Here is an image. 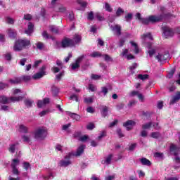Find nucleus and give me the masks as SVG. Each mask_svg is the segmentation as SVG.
Instances as JSON below:
<instances>
[{
	"instance_id": "nucleus-9",
	"label": "nucleus",
	"mask_w": 180,
	"mask_h": 180,
	"mask_svg": "<svg viewBox=\"0 0 180 180\" xmlns=\"http://www.w3.org/2000/svg\"><path fill=\"white\" fill-rule=\"evenodd\" d=\"M61 46L63 48L65 47H72V46H75V43L71 39L65 38L61 42Z\"/></svg>"
},
{
	"instance_id": "nucleus-11",
	"label": "nucleus",
	"mask_w": 180,
	"mask_h": 180,
	"mask_svg": "<svg viewBox=\"0 0 180 180\" xmlns=\"http://www.w3.org/2000/svg\"><path fill=\"white\" fill-rule=\"evenodd\" d=\"M110 29L116 36L122 34V27L120 25H110Z\"/></svg>"
},
{
	"instance_id": "nucleus-6",
	"label": "nucleus",
	"mask_w": 180,
	"mask_h": 180,
	"mask_svg": "<svg viewBox=\"0 0 180 180\" xmlns=\"http://www.w3.org/2000/svg\"><path fill=\"white\" fill-rule=\"evenodd\" d=\"M170 153L175 155L174 160L176 162H180V158L178 156V154H179V147H177L175 144H172L170 146Z\"/></svg>"
},
{
	"instance_id": "nucleus-31",
	"label": "nucleus",
	"mask_w": 180,
	"mask_h": 180,
	"mask_svg": "<svg viewBox=\"0 0 180 180\" xmlns=\"http://www.w3.org/2000/svg\"><path fill=\"white\" fill-rule=\"evenodd\" d=\"M40 180H49V179H53V174H49V175H41L39 176Z\"/></svg>"
},
{
	"instance_id": "nucleus-41",
	"label": "nucleus",
	"mask_w": 180,
	"mask_h": 180,
	"mask_svg": "<svg viewBox=\"0 0 180 180\" xmlns=\"http://www.w3.org/2000/svg\"><path fill=\"white\" fill-rule=\"evenodd\" d=\"M21 79V81H25V82H27V81H30L32 79V76L30 75H24L20 77Z\"/></svg>"
},
{
	"instance_id": "nucleus-36",
	"label": "nucleus",
	"mask_w": 180,
	"mask_h": 180,
	"mask_svg": "<svg viewBox=\"0 0 180 180\" xmlns=\"http://www.w3.org/2000/svg\"><path fill=\"white\" fill-rule=\"evenodd\" d=\"M141 39L143 40H146V39H149L150 40H153V36L151 35V33H147L144 34L141 36Z\"/></svg>"
},
{
	"instance_id": "nucleus-54",
	"label": "nucleus",
	"mask_w": 180,
	"mask_h": 180,
	"mask_svg": "<svg viewBox=\"0 0 180 180\" xmlns=\"http://www.w3.org/2000/svg\"><path fill=\"white\" fill-rule=\"evenodd\" d=\"M132 18H133V14H131V13H128L125 16V20H127V22L131 20Z\"/></svg>"
},
{
	"instance_id": "nucleus-37",
	"label": "nucleus",
	"mask_w": 180,
	"mask_h": 180,
	"mask_svg": "<svg viewBox=\"0 0 180 180\" xmlns=\"http://www.w3.org/2000/svg\"><path fill=\"white\" fill-rule=\"evenodd\" d=\"M75 44H77V43H79V41H81V36L78 35V34H75L73 39H72Z\"/></svg>"
},
{
	"instance_id": "nucleus-52",
	"label": "nucleus",
	"mask_w": 180,
	"mask_h": 180,
	"mask_svg": "<svg viewBox=\"0 0 180 180\" xmlns=\"http://www.w3.org/2000/svg\"><path fill=\"white\" fill-rule=\"evenodd\" d=\"M40 64H41V60H36L34 63V65H32V67H33V68H37V67H39V65H40Z\"/></svg>"
},
{
	"instance_id": "nucleus-28",
	"label": "nucleus",
	"mask_w": 180,
	"mask_h": 180,
	"mask_svg": "<svg viewBox=\"0 0 180 180\" xmlns=\"http://www.w3.org/2000/svg\"><path fill=\"white\" fill-rule=\"evenodd\" d=\"M68 115L69 116H70V117H72V119H74V120L78 121L81 119V117L79 115H78L77 114H75V113L68 112Z\"/></svg>"
},
{
	"instance_id": "nucleus-25",
	"label": "nucleus",
	"mask_w": 180,
	"mask_h": 180,
	"mask_svg": "<svg viewBox=\"0 0 180 180\" xmlns=\"http://www.w3.org/2000/svg\"><path fill=\"white\" fill-rule=\"evenodd\" d=\"M24 103L27 108H32L33 103H34V101L30 98H26Z\"/></svg>"
},
{
	"instance_id": "nucleus-7",
	"label": "nucleus",
	"mask_w": 180,
	"mask_h": 180,
	"mask_svg": "<svg viewBox=\"0 0 180 180\" xmlns=\"http://www.w3.org/2000/svg\"><path fill=\"white\" fill-rule=\"evenodd\" d=\"M46 75V65H43L40 70L39 72L34 74L32 76L33 79H40V78H43Z\"/></svg>"
},
{
	"instance_id": "nucleus-27",
	"label": "nucleus",
	"mask_w": 180,
	"mask_h": 180,
	"mask_svg": "<svg viewBox=\"0 0 180 180\" xmlns=\"http://www.w3.org/2000/svg\"><path fill=\"white\" fill-rule=\"evenodd\" d=\"M17 148H18L17 145L15 143H13L9 146L8 151L9 153H11L12 154H13L15 151H16Z\"/></svg>"
},
{
	"instance_id": "nucleus-30",
	"label": "nucleus",
	"mask_w": 180,
	"mask_h": 180,
	"mask_svg": "<svg viewBox=\"0 0 180 180\" xmlns=\"http://www.w3.org/2000/svg\"><path fill=\"white\" fill-rule=\"evenodd\" d=\"M19 130L21 133H27L29 131V128L24 124L19 126Z\"/></svg>"
},
{
	"instance_id": "nucleus-19",
	"label": "nucleus",
	"mask_w": 180,
	"mask_h": 180,
	"mask_svg": "<svg viewBox=\"0 0 180 180\" xmlns=\"http://www.w3.org/2000/svg\"><path fill=\"white\" fill-rule=\"evenodd\" d=\"M112 158H113V155H112V154L108 155L102 161V164H105V165H109V164H110V162H112Z\"/></svg>"
},
{
	"instance_id": "nucleus-16",
	"label": "nucleus",
	"mask_w": 180,
	"mask_h": 180,
	"mask_svg": "<svg viewBox=\"0 0 180 180\" xmlns=\"http://www.w3.org/2000/svg\"><path fill=\"white\" fill-rule=\"evenodd\" d=\"M134 126H136V122L133 120H128L124 123V127H126L128 131L131 130Z\"/></svg>"
},
{
	"instance_id": "nucleus-55",
	"label": "nucleus",
	"mask_w": 180,
	"mask_h": 180,
	"mask_svg": "<svg viewBox=\"0 0 180 180\" xmlns=\"http://www.w3.org/2000/svg\"><path fill=\"white\" fill-rule=\"evenodd\" d=\"M51 70H52L53 72H54V74H57V72H60V70H61V68L56 67V66H53L51 68Z\"/></svg>"
},
{
	"instance_id": "nucleus-17",
	"label": "nucleus",
	"mask_w": 180,
	"mask_h": 180,
	"mask_svg": "<svg viewBox=\"0 0 180 180\" xmlns=\"http://www.w3.org/2000/svg\"><path fill=\"white\" fill-rule=\"evenodd\" d=\"M139 161H140L141 165H144L146 167H150L151 166V162L150 161V160H148L146 158H140Z\"/></svg>"
},
{
	"instance_id": "nucleus-62",
	"label": "nucleus",
	"mask_w": 180,
	"mask_h": 180,
	"mask_svg": "<svg viewBox=\"0 0 180 180\" xmlns=\"http://www.w3.org/2000/svg\"><path fill=\"white\" fill-rule=\"evenodd\" d=\"M101 93L103 94L104 96L108 94V88L102 87L101 88Z\"/></svg>"
},
{
	"instance_id": "nucleus-43",
	"label": "nucleus",
	"mask_w": 180,
	"mask_h": 180,
	"mask_svg": "<svg viewBox=\"0 0 180 180\" xmlns=\"http://www.w3.org/2000/svg\"><path fill=\"white\" fill-rule=\"evenodd\" d=\"M6 22L8 25H13V23H15V20H13V18H11V17H6Z\"/></svg>"
},
{
	"instance_id": "nucleus-34",
	"label": "nucleus",
	"mask_w": 180,
	"mask_h": 180,
	"mask_svg": "<svg viewBox=\"0 0 180 180\" xmlns=\"http://www.w3.org/2000/svg\"><path fill=\"white\" fill-rule=\"evenodd\" d=\"M151 127H153V122H147L145 123L142 125V129H143V130H147L148 129H151Z\"/></svg>"
},
{
	"instance_id": "nucleus-23",
	"label": "nucleus",
	"mask_w": 180,
	"mask_h": 180,
	"mask_svg": "<svg viewBox=\"0 0 180 180\" xmlns=\"http://www.w3.org/2000/svg\"><path fill=\"white\" fill-rule=\"evenodd\" d=\"M8 82L10 84H12L13 85H15L16 84H20V82H22V79L20 77H14L13 79H10L8 80Z\"/></svg>"
},
{
	"instance_id": "nucleus-2",
	"label": "nucleus",
	"mask_w": 180,
	"mask_h": 180,
	"mask_svg": "<svg viewBox=\"0 0 180 180\" xmlns=\"http://www.w3.org/2000/svg\"><path fill=\"white\" fill-rule=\"evenodd\" d=\"M160 11L162 12V14L160 15H150L147 18H142L141 14H140V13H136V18L140 22L143 23V25H148L150 22H151L152 23H155V22H160V20H162L164 18H165V13H164V11H165V8L164 7H161Z\"/></svg>"
},
{
	"instance_id": "nucleus-26",
	"label": "nucleus",
	"mask_w": 180,
	"mask_h": 180,
	"mask_svg": "<svg viewBox=\"0 0 180 180\" xmlns=\"http://www.w3.org/2000/svg\"><path fill=\"white\" fill-rule=\"evenodd\" d=\"M130 44L134 50L135 54H139V53H140V49H139V46H137V44H136V42H134L133 41H131Z\"/></svg>"
},
{
	"instance_id": "nucleus-18",
	"label": "nucleus",
	"mask_w": 180,
	"mask_h": 180,
	"mask_svg": "<svg viewBox=\"0 0 180 180\" xmlns=\"http://www.w3.org/2000/svg\"><path fill=\"white\" fill-rule=\"evenodd\" d=\"M50 103L49 98H44V100H39L37 102L38 108H43L45 105Z\"/></svg>"
},
{
	"instance_id": "nucleus-58",
	"label": "nucleus",
	"mask_w": 180,
	"mask_h": 180,
	"mask_svg": "<svg viewBox=\"0 0 180 180\" xmlns=\"http://www.w3.org/2000/svg\"><path fill=\"white\" fill-rule=\"evenodd\" d=\"M87 129L88 130H94L95 129V124L94 123H89L87 125Z\"/></svg>"
},
{
	"instance_id": "nucleus-61",
	"label": "nucleus",
	"mask_w": 180,
	"mask_h": 180,
	"mask_svg": "<svg viewBox=\"0 0 180 180\" xmlns=\"http://www.w3.org/2000/svg\"><path fill=\"white\" fill-rule=\"evenodd\" d=\"M8 86L7 84L0 82V89H5V88H8Z\"/></svg>"
},
{
	"instance_id": "nucleus-46",
	"label": "nucleus",
	"mask_w": 180,
	"mask_h": 180,
	"mask_svg": "<svg viewBox=\"0 0 180 180\" xmlns=\"http://www.w3.org/2000/svg\"><path fill=\"white\" fill-rule=\"evenodd\" d=\"M95 18H96V19H98V20H100V21L105 20V18H103V16H102V15H101V13H96L95 14Z\"/></svg>"
},
{
	"instance_id": "nucleus-63",
	"label": "nucleus",
	"mask_w": 180,
	"mask_h": 180,
	"mask_svg": "<svg viewBox=\"0 0 180 180\" xmlns=\"http://www.w3.org/2000/svg\"><path fill=\"white\" fill-rule=\"evenodd\" d=\"M148 134V133L146 130H143L141 131V136L142 137H147Z\"/></svg>"
},
{
	"instance_id": "nucleus-33",
	"label": "nucleus",
	"mask_w": 180,
	"mask_h": 180,
	"mask_svg": "<svg viewBox=\"0 0 180 180\" xmlns=\"http://www.w3.org/2000/svg\"><path fill=\"white\" fill-rule=\"evenodd\" d=\"M8 34L9 37H12L13 39L16 37V31L15 30L8 29Z\"/></svg>"
},
{
	"instance_id": "nucleus-22",
	"label": "nucleus",
	"mask_w": 180,
	"mask_h": 180,
	"mask_svg": "<svg viewBox=\"0 0 180 180\" xmlns=\"http://www.w3.org/2000/svg\"><path fill=\"white\" fill-rule=\"evenodd\" d=\"M32 137H33L32 134H30L23 135L22 136V139L23 141H25V143H30V141H32Z\"/></svg>"
},
{
	"instance_id": "nucleus-59",
	"label": "nucleus",
	"mask_w": 180,
	"mask_h": 180,
	"mask_svg": "<svg viewBox=\"0 0 180 180\" xmlns=\"http://www.w3.org/2000/svg\"><path fill=\"white\" fill-rule=\"evenodd\" d=\"M84 55L79 56L77 58V59L76 60V63L79 65L81 63V61H82V60H84Z\"/></svg>"
},
{
	"instance_id": "nucleus-15",
	"label": "nucleus",
	"mask_w": 180,
	"mask_h": 180,
	"mask_svg": "<svg viewBox=\"0 0 180 180\" xmlns=\"http://www.w3.org/2000/svg\"><path fill=\"white\" fill-rule=\"evenodd\" d=\"M128 53H129V49H123L122 53H121L120 56L122 57H126L127 60L134 59V56H133L131 53L128 54Z\"/></svg>"
},
{
	"instance_id": "nucleus-8",
	"label": "nucleus",
	"mask_w": 180,
	"mask_h": 180,
	"mask_svg": "<svg viewBox=\"0 0 180 180\" xmlns=\"http://www.w3.org/2000/svg\"><path fill=\"white\" fill-rule=\"evenodd\" d=\"M20 164V160L19 159H13L11 162V168L13 169V174L18 175L19 174V170L16 167Z\"/></svg>"
},
{
	"instance_id": "nucleus-3",
	"label": "nucleus",
	"mask_w": 180,
	"mask_h": 180,
	"mask_svg": "<svg viewBox=\"0 0 180 180\" xmlns=\"http://www.w3.org/2000/svg\"><path fill=\"white\" fill-rule=\"evenodd\" d=\"M33 137L35 140H44L47 137V129L41 127L37 128L33 132Z\"/></svg>"
},
{
	"instance_id": "nucleus-40",
	"label": "nucleus",
	"mask_w": 180,
	"mask_h": 180,
	"mask_svg": "<svg viewBox=\"0 0 180 180\" xmlns=\"http://www.w3.org/2000/svg\"><path fill=\"white\" fill-rule=\"evenodd\" d=\"M50 30L52 32V33H58L59 29L58 27L56 25H51L50 26Z\"/></svg>"
},
{
	"instance_id": "nucleus-21",
	"label": "nucleus",
	"mask_w": 180,
	"mask_h": 180,
	"mask_svg": "<svg viewBox=\"0 0 180 180\" xmlns=\"http://www.w3.org/2000/svg\"><path fill=\"white\" fill-rule=\"evenodd\" d=\"M146 47L149 49L148 52L149 57H153L155 54V49H151V43H148Z\"/></svg>"
},
{
	"instance_id": "nucleus-48",
	"label": "nucleus",
	"mask_w": 180,
	"mask_h": 180,
	"mask_svg": "<svg viewBox=\"0 0 180 180\" xmlns=\"http://www.w3.org/2000/svg\"><path fill=\"white\" fill-rule=\"evenodd\" d=\"M101 57L104 58L105 61H112V58L108 54L101 55Z\"/></svg>"
},
{
	"instance_id": "nucleus-47",
	"label": "nucleus",
	"mask_w": 180,
	"mask_h": 180,
	"mask_svg": "<svg viewBox=\"0 0 180 180\" xmlns=\"http://www.w3.org/2000/svg\"><path fill=\"white\" fill-rule=\"evenodd\" d=\"M105 136H106V131H103L100 134V135L98 136L97 140H98V141H101V139H103V137H105Z\"/></svg>"
},
{
	"instance_id": "nucleus-38",
	"label": "nucleus",
	"mask_w": 180,
	"mask_h": 180,
	"mask_svg": "<svg viewBox=\"0 0 180 180\" xmlns=\"http://www.w3.org/2000/svg\"><path fill=\"white\" fill-rule=\"evenodd\" d=\"M94 99H95L94 96L85 97L84 103H92V102H94Z\"/></svg>"
},
{
	"instance_id": "nucleus-44",
	"label": "nucleus",
	"mask_w": 180,
	"mask_h": 180,
	"mask_svg": "<svg viewBox=\"0 0 180 180\" xmlns=\"http://www.w3.org/2000/svg\"><path fill=\"white\" fill-rule=\"evenodd\" d=\"M36 46L38 50H43V49H44V44H43L42 42H37L36 44Z\"/></svg>"
},
{
	"instance_id": "nucleus-20",
	"label": "nucleus",
	"mask_w": 180,
	"mask_h": 180,
	"mask_svg": "<svg viewBox=\"0 0 180 180\" xmlns=\"http://www.w3.org/2000/svg\"><path fill=\"white\" fill-rule=\"evenodd\" d=\"M179 99H180V91H177L176 93V95L172 97L170 101V105H174V103H176V102H178Z\"/></svg>"
},
{
	"instance_id": "nucleus-4",
	"label": "nucleus",
	"mask_w": 180,
	"mask_h": 180,
	"mask_svg": "<svg viewBox=\"0 0 180 180\" xmlns=\"http://www.w3.org/2000/svg\"><path fill=\"white\" fill-rule=\"evenodd\" d=\"M30 46V40L29 39H18L15 41L13 50L14 51H21L23 49L29 47Z\"/></svg>"
},
{
	"instance_id": "nucleus-5",
	"label": "nucleus",
	"mask_w": 180,
	"mask_h": 180,
	"mask_svg": "<svg viewBox=\"0 0 180 180\" xmlns=\"http://www.w3.org/2000/svg\"><path fill=\"white\" fill-rule=\"evenodd\" d=\"M23 99V97L22 96H13L10 98H8L5 96H0V103H3V105H6L8 103H11V102H19V101H22Z\"/></svg>"
},
{
	"instance_id": "nucleus-50",
	"label": "nucleus",
	"mask_w": 180,
	"mask_h": 180,
	"mask_svg": "<svg viewBox=\"0 0 180 180\" xmlns=\"http://www.w3.org/2000/svg\"><path fill=\"white\" fill-rule=\"evenodd\" d=\"M150 136L153 139H158V137H160L161 134L158 132H153Z\"/></svg>"
},
{
	"instance_id": "nucleus-24",
	"label": "nucleus",
	"mask_w": 180,
	"mask_h": 180,
	"mask_svg": "<svg viewBox=\"0 0 180 180\" xmlns=\"http://www.w3.org/2000/svg\"><path fill=\"white\" fill-rule=\"evenodd\" d=\"M33 27H34L33 23L29 22L27 30L25 31V33H26V34H28V36H30V34L33 33Z\"/></svg>"
},
{
	"instance_id": "nucleus-13",
	"label": "nucleus",
	"mask_w": 180,
	"mask_h": 180,
	"mask_svg": "<svg viewBox=\"0 0 180 180\" xmlns=\"http://www.w3.org/2000/svg\"><path fill=\"white\" fill-rule=\"evenodd\" d=\"M55 12H58L59 13H65L67 12V8L63 4H56L53 6Z\"/></svg>"
},
{
	"instance_id": "nucleus-45",
	"label": "nucleus",
	"mask_w": 180,
	"mask_h": 180,
	"mask_svg": "<svg viewBox=\"0 0 180 180\" xmlns=\"http://www.w3.org/2000/svg\"><path fill=\"white\" fill-rule=\"evenodd\" d=\"M22 167L25 171H27V169H30V163L24 162L22 164Z\"/></svg>"
},
{
	"instance_id": "nucleus-12",
	"label": "nucleus",
	"mask_w": 180,
	"mask_h": 180,
	"mask_svg": "<svg viewBox=\"0 0 180 180\" xmlns=\"http://www.w3.org/2000/svg\"><path fill=\"white\" fill-rule=\"evenodd\" d=\"M162 29L166 39H168V37H172L174 36V31H172L171 28L168 27H162Z\"/></svg>"
},
{
	"instance_id": "nucleus-32",
	"label": "nucleus",
	"mask_w": 180,
	"mask_h": 180,
	"mask_svg": "<svg viewBox=\"0 0 180 180\" xmlns=\"http://www.w3.org/2000/svg\"><path fill=\"white\" fill-rule=\"evenodd\" d=\"M108 108L105 105L102 107L101 115L103 117H106V116H108Z\"/></svg>"
},
{
	"instance_id": "nucleus-10",
	"label": "nucleus",
	"mask_w": 180,
	"mask_h": 180,
	"mask_svg": "<svg viewBox=\"0 0 180 180\" xmlns=\"http://www.w3.org/2000/svg\"><path fill=\"white\" fill-rule=\"evenodd\" d=\"M155 58L160 62L165 61L169 58V53H168V51H165L164 53H159Z\"/></svg>"
},
{
	"instance_id": "nucleus-39",
	"label": "nucleus",
	"mask_w": 180,
	"mask_h": 180,
	"mask_svg": "<svg viewBox=\"0 0 180 180\" xmlns=\"http://www.w3.org/2000/svg\"><path fill=\"white\" fill-rule=\"evenodd\" d=\"M77 4L82 6V8H86V6L88 5V3L84 0H77Z\"/></svg>"
},
{
	"instance_id": "nucleus-49",
	"label": "nucleus",
	"mask_w": 180,
	"mask_h": 180,
	"mask_svg": "<svg viewBox=\"0 0 180 180\" xmlns=\"http://www.w3.org/2000/svg\"><path fill=\"white\" fill-rule=\"evenodd\" d=\"M138 78L139 79L144 81V79H147V78H148V75H139Z\"/></svg>"
},
{
	"instance_id": "nucleus-35",
	"label": "nucleus",
	"mask_w": 180,
	"mask_h": 180,
	"mask_svg": "<svg viewBox=\"0 0 180 180\" xmlns=\"http://www.w3.org/2000/svg\"><path fill=\"white\" fill-rule=\"evenodd\" d=\"M90 57L93 58H96L97 57H102V53L98 51H94L90 54Z\"/></svg>"
},
{
	"instance_id": "nucleus-51",
	"label": "nucleus",
	"mask_w": 180,
	"mask_h": 180,
	"mask_svg": "<svg viewBox=\"0 0 180 180\" xmlns=\"http://www.w3.org/2000/svg\"><path fill=\"white\" fill-rule=\"evenodd\" d=\"M89 89L91 91V92H95V91H96V86L90 84H89Z\"/></svg>"
},
{
	"instance_id": "nucleus-42",
	"label": "nucleus",
	"mask_w": 180,
	"mask_h": 180,
	"mask_svg": "<svg viewBox=\"0 0 180 180\" xmlns=\"http://www.w3.org/2000/svg\"><path fill=\"white\" fill-rule=\"evenodd\" d=\"M104 8L107 12H112L113 11V8H112L109 3H105Z\"/></svg>"
},
{
	"instance_id": "nucleus-64",
	"label": "nucleus",
	"mask_w": 180,
	"mask_h": 180,
	"mask_svg": "<svg viewBox=\"0 0 180 180\" xmlns=\"http://www.w3.org/2000/svg\"><path fill=\"white\" fill-rule=\"evenodd\" d=\"M105 180H115V175L108 176L105 178Z\"/></svg>"
},
{
	"instance_id": "nucleus-56",
	"label": "nucleus",
	"mask_w": 180,
	"mask_h": 180,
	"mask_svg": "<svg viewBox=\"0 0 180 180\" xmlns=\"http://www.w3.org/2000/svg\"><path fill=\"white\" fill-rule=\"evenodd\" d=\"M91 79L97 80L101 79V76L95 74H91Z\"/></svg>"
},
{
	"instance_id": "nucleus-1",
	"label": "nucleus",
	"mask_w": 180,
	"mask_h": 180,
	"mask_svg": "<svg viewBox=\"0 0 180 180\" xmlns=\"http://www.w3.org/2000/svg\"><path fill=\"white\" fill-rule=\"evenodd\" d=\"M85 145H80L76 152H70L69 153H68L64 159L60 160L58 165L60 167H64L65 168L66 167H68L69 165H71L72 164V162H71V157H72V155L74 157H79L81 155H82L84 153V151L85 150Z\"/></svg>"
},
{
	"instance_id": "nucleus-57",
	"label": "nucleus",
	"mask_w": 180,
	"mask_h": 180,
	"mask_svg": "<svg viewBox=\"0 0 180 180\" xmlns=\"http://www.w3.org/2000/svg\"><path fill=\"white\" fill-rule=\"evenodd\" d=\"M71 68L72 70H77V68H79V63H77V62H75V63H72Z\"/></svg>"
},
{
	"instance_id": "nucleus-29",
	"label": "nucleus",
	"mask_w": 180,
	"mask_h": 180,
	"mask_svg": "<svg viewBox=\"0 0 180 180\" xmlns=\"http://www.w3.org/2000/svg\"><path fill=\"white\" fill-rule=\"evenodd\" d=\"M124 14V9L122 8L121 7H119L115 13V15L117 18L122 16V15Z\"/></svg>"
},
{
	"instance_id": "nucleus-14",
	"label": "nucleus",
	"mask_w": 180,
	"mask_h": 180,
	"mask_svg": "<svg viewBox=\"0 0 180 180\" xmlns=\"http://www.w3.org/2000/svg\"><path fill=\"white\" fill-rule=\"evenodd\" d=\"M129 96H138L139 99L141 101V102H143L144 101V96L143 94H140L139 91H132L129 94Z\"/></svg>"
},
{
	"instance_id": "nucleus-53",
	"label": "nucleus",
	"mask_w": 180,
	"mask_h": 180,
	"mask_svg": "<svg viewBox=\"0 0 180 180\" xmlns=\"http://www.w3.org/2000/svg\"><path fill=\"white\" fill-rule=\"evenodd\" d=\"M137 173L139 174V178H144V176H146V173H144L143 170H138Z\"/></svg>"
},
{
	"instance_id": "nucleus-60",
	"label": "nucleus",
	"mask_w": 180,
	"mask_h": 180,
	"mask_svg": "<svg viewBox=\"0 0 180 180\" xmlns=\"http://www.w3.org/2000/svg\"><path fill=\"white\" fill-rule=\"evenodd\" d=\"M87 19L89 20H94V12L91 11L90 13H89Z\"/></svg>"
}]
</instances>
